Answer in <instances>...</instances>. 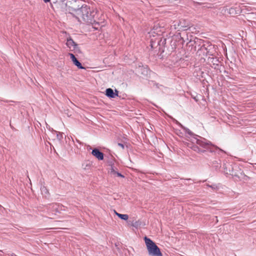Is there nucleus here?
<instances>
[{"label":"nucleus","mask_w":256,"mask_h":256,"mask_svg":"<svg viewBox=\"0 0 256 256\" xmlns=\"http://www.w3.org/2000/svg\"><path fill=\"white\" fill-rule=\"evenodd\" d=\"M212 166L216 170H218L220 167V165L218 160H214L212 162Z\"/></svg>","instance_id":"13"},{"label":"nucleus","mask_w":256,"mask_h":256,"mask_svg":"<svg viewBox=\"0 0 256 256\" xmlns=\"http://www.w3.org/2000/svg\"><path fill=\"white\" fill-rule=\"evenodd\" d=\"M114 213L119 218L122 220H126L128 218V214H119L117 212L116 210H114Z\"/></svg>","instance_id":"10"},{"label":"nucleus","mask_w":256,"mask_h":256,"mask_svg":"<svg viewBox=\"0 0 256 256\" xmlns=\"http://www.w3.org/2000/svg\"><path fill=\"white\" fill-rule=\"evenodd\" d=\"M198 52H200V53H203L204 54H206L208 53L207 48L204 46H202Z\"/></svg>","instance_id":"12"},{"label":"nucleus","mask_w":256,"mask_h":256,"mask_svg":"<svg viewBox=\"0 0 256 256\" xmlns=\"http://www.w3.org/2000/svg\"><path fill=\"white\" fill-rule=\"evenodd\" d=\"M118 145L120 146V148H122V149H124V144H122V143H118Z\"/></svg>","instance_id":"17"},{"label":"nucleus","mask_w":256,"mask_h":256,"mask_svg":"<svg viewBox=\"0 0 256 256\" xmlns=\"http://www.w3.org/2000/svg\"><path fill=\"white\" fill-rule=\"evenodd\" d=\"M52 133L56 135L57 138L59 140H62L64 136L65 138H66V136L64 132H60L54 130V129H52Z\"/></svg>","instance_id":"9"},{"label":"nucleus","mask_w":256,"mask_h":256,"mask_svg":"<svg viewBox=\"0 0 256 256\" xmlns=\"http://www.w3.org/2000/svg\"><path fill=\"white\" fill-rule=\"evenodd\" d=\"M185 132L186 136L192 142H196L201 148L197 145H194L192 149L199 153H204L206 152H209L211 153L224 152L223 150L213 144L210 141L202 138L198 135L194 134L190 129H182Z\"/></svg>","instance_id":"1"},{"label":"nucleus","mask_w":256,"mask_h":256,"mask_svg":"<svg viewBox=\"0 0 256 256\" xmlns=\"http://www.w3.org/2000/svg\"><path fill=\"white\" fill-rule=\"evenodd\" d=\"M208 62L212 63L214 65L218 66V64L219 60L216 58L208 57Z\"/></svg>","instance_id":"11"},{"label":"nucleus","mask_w":256,"mask_h":256,"mask_svg":"<svg viewBox=\"0 0 256 256\" xmlns=\"http://www.w3.org/2000/svg\"><path fill=\"white\" fill-rule=\"evenodd\" d=\"M92 154L98 160L104 159V154L98 148H94L92 152Z\"/></svg>","instance_id":"6"},{"label":"nucleus","mask_w":256,"mask_h":256,"mask_svg":"<svg viewBox=\"0 0 256 256\" xmlns=\"http://www.w3.org/2000/svg\"><path fill=\"white\" fill-rule=\"evenodd\" d=\"M206 186H207L210 187L213 190H216L218 188V186L216 184H212V185L207 184Z\"/></svg>","instance_id":"15"},{"label":"nucleus","mask_w":256,"mask_h":256,"mask_svg":"<svg viewBox=\"0 0 256 256\" xmlns=\"http://www.w3.org/2000/svg\"><path fill=\"white\" fill-rule=\"evenodd\" d=\"M94 16V12H92L90 7L82 6L76 11V18L80 22H91Z\"/></svg>","instance_id":"2"},{"label":"nucleus","mask_w":256,"mask_h":256,"mask_svg":"<svg viewBox=\"0 0 256 256\" xmlns=\"http://www.w3.org/2000/svg\"><path fill=\"white\" fill-rule=\"evenodd\" d=\"M45 2H50V0H43Z\"/></svg>","instance_id":"23"},{"label":"nucleus","mask_w":256,"mask_h":256,"mask_svg":"<svg viewBox=\"0 0 256 256\" xmlns=\"http://www.w3.org/2000/svg\"><path fill=\"white\" fill-rule=\"evenodd\" d=\"M144 240L150 256H162L159 248L151 239L145 236Z\"/></svg>","instance_id":"3"},{"label":"nucleus","mask_w":256,"mask_h":256,"mask_svg":"<svg viewBox=\"0 0 256 256\" xmlns=\"http://www.w3.org/2000/svg\"><path fill=\"white\" fill-rule=\"evenodd\" d=\"M69 55L70 56V58L72 61L73 63L78 66V68L80 69H84V68L82 66L81 63L76 59L74 54H69Z\"/></svg>","instance_id":"7"},{"label":"nucleus","mask_w":256,"mask_h":256,"mask_svg":"<svg viewBox=\"0 0 256 256\" xmlns=\"http://www.w3.org/2000/svg\"><path fill=\"white\" fill-rule=\"evenodd\" d=\"M10 256H17L15 254L12 253L10 254Z\"/></svg>","instance_id":"22"},{"label":"nucleus","mask_w":256,"mask_h":256,"mask_svg":"<svg viewBox=\"0 0 256 256\" xmlns=\"http://www.w3.org/2000/svg\"><path fill=\"white\" fill-rule=\"evenodd\" d=\"M116 174L118 176H119V177H122V178H124V176L120 172H117Z\"/></svg>","instance_id":"18"},{"label":"nucleus","mask_w":256,"mask_h":256,"mask_svg":"<svg viewBox=\"0 0 256 256\" xmlns=\"http://www.w3.org/2000/svg\"><path fill=\"white\" fill-rule=\"evenodd\" d=\"M230 170H228L227 166L226 164H224V166H223V168L224 170V173L226 175H230L232 176L240 178V174H242V172L239 168L236 166L234 165L232 166V165H229Z\"/></svg>","instance_id":"4"},{"label":"nucleus","mask_w":256,"mask_h":256,"mask_svg":"<svg viewBox=\"0 0 256 256\" xmlns=\"http://www.w3.org/2000/svg\"><path fill=\"white\" fill-rule=\"evenodd\" d=\"M106 94L107 96L110 98H114L117 96V94L114 93L113 90L110 88H108L106 90Z\"/></svg>","instance_id":"8"},{"label":"nucleus","mask_w":256,"mask_h":256,"mask_svg":"<svg viewBox=\"0 0 256 256\" xmlns=\"http://www.w3.org/2000/svg\"><path fill=\"white\" fill-rule=\"evenodd\" d=\"M224 164H226V166H227L228 170H230V166H229V165H230V164H229L224 163Z\"/></svg>","instance_id":"19"},{"label":"nucleus","mask_w":256,"mask_h":256,"mask_svg":"<svg viewBox=\"0 0 256 256\" xmlns=\"http://www.w3.org/2000/svg\"><path fill=\"white\" fill-rule=\"evenodd\" d=\"M40 190L42 194H45L46 196L48 194V190L44 186L41 187Z\"/></svg>","instance_id":"14"},{"label":"nucleus","mask_w":256,"mask_h":256,"mask_svg":"<svg viewBox=\"0 0 256 256\" xmlns=\"http://www.w3.org/2000/svg\"><path fill=\"white\" fill-rule=\"evenodd\" d=\"M115 94H117V96H118V90H115V92H114Z\"/></svg>","instance_id":"21"},{"label":"nucleus","mask_w":256,"mask_h":256,"mask_svg":"<svg viewBox=\"0 0 256 256\" xmlns=\"http://www.w3.org/2000/svg\"><path fill=\"white\" fill-rule=\"evenodd\" d=\"M65 0H62L60 2H58L59 4H60V2H62V4H66L64 2Z\"/></svg>","instance_id":"20"},{"label":"nucleus","mask_w":256,"mask_h":256,"mask_svg":"<svg viewBox=\"0 0 256 256\" xmlns=\"http://www.w3.org/2000/svg\"><path fill=\"white\" fill-rule=\"evenodd\" d=\"M117 172L115 171L114 170L113 168H112L110 170V173L112 174H116Z\"/></svg>","instance_id":"16"},{"label":"nucleus","mask_w":256,"mask_h":256,"mask_svg":"<svg viewBox=\"0 0 256 256\" xmlns=\"http://www.w3.org/2000/svg\"><path fill=\"white\" fill-rule=\"evenodd\" d=\"M66 46L72 51L74 52H80V50L78 48V44L73 40L70 38L67 39Z\"/></svg>","instance_id":"5"}]
</instances>
